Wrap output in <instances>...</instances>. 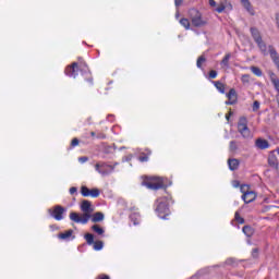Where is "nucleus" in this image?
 Instances as JSON below:
<instances>
[{
    "instance_id": "3",
    "label": "nucleus",
    "mask_w": 279,
    "mask_h": 279,
    "mask_svg": "<svg viewBox=\"0 0 279 279\" xmlns=\"http://www.w3.org/2000/svg\"><path fill=\"white\" fill-rule=\"evenodd\" d=\"M189 15L194 27H204V25L208 24V21L204 20L202 13L197 9H191Z\"/></svg>"
},
{
    "instance_id": "51",
    "label": "nucleus",
    "mask_w": 279,
    "mask_h": 279,
    "mask_svg": "<svg viewBox=\"0 0 279 279\" xmlns=\"http://www.w3.org/2000/svg\"><path fill=\"white\" fill-rule=\"evenodd\" d=\"M197 278H199V275H194L191 277V279H197Z\"/></svg>"
},
{
    "instance_id": "21",
    "label": "nucleus",
    "mask_w": 279,
    "mask_h": 279,
    "mask_svg": "<svg viewBox=\"0 0 279 279\" xmlns=\"http://www.w3.org/2000/svg\"><path fill=\"white\" fill-rule=\"evenodd\" d=\"M84 239L86 240L87 245H93V243H95V235L93 233H86Z\"/></svg>"
},
{
    "instance_id": "2",
    "label": "nucleus",
    "mask_w": 279,
    "mask_h": 279,
    "mask_svg": "<svg viewBox=\"0 0 279 279\" xmlns=\"http://www.w3.org/2000/svg\"><path fill=\"white\" fill-rule=\"evenodd\" d=\"M143 186H146V189H149L150 191H159V189H165V181L160 178L150 177L144 179L142 182Z\"/></svg>"
},
{
    "instance_id": "36",
    "label": "nucleus",
    "mask_w": 279,
    "mask_h": 279,
    "mask_svg": "<svg viewBox=\"0 0 279 279\" xmlns=\"http://www.w3.org/2000/svg\"><path fill=\"white\" fill-rule=\"evenodd\" d=\"M260 109V102L258 100H255L253 102V112H257V110Z\"/></svg>"
},
{
    "instance_id": "9",
    "label": "nucleus",
    "mask_w": 279,
    "mask_h": 279,
    "mask_svg": "<svg viewBox=\"0 0 279 279\" xmlns=\"http://www.w3.org/2000/svg\"><path fill=\"white\" fill-rule=\"evenodd\" d=\"M228 100L226 101L227 106H234V104H236V99H238V94H236V89L231 88L229 90V93L227 94Z\"/></svg>"
},
{
    "instance_id": "34",
    "label": "nucleus",
    "mask_w": 279,
    "mask_h": 279,
    "mask_svg": "<svg viewBox=\"0 0 279 279\" xmlns=\"http://www.w3.org/2000/svg\"><path fill=\"white\" fill-rule=\"evenodd\" d=\"M77 145H80V140H78L77 137H74V138L71 141L70 149H73V147H77Z\"/></svg>"
},
{
    "instance_id": "33",
    "label": "nucleus",
    "mask_w": 279,
    "mask_h": 279,
    "mask_svg": "<svg viewBox=\"0 0 279 279\" xmlns=\"http://www.w3.org/2000/svg\"><path fill=\"white\" fill-rule=\"evenodd\" d=\"M234 218H235V221H238V223H241V225L245 223V219L243 217H241L239 211L235 213Z\"/></svg>"
},
{
    "instance_id": "37",
    "label": "nucleus",
    "mask_w": 279,
    "mask_h": 279,
    "mask_svg": "<svg viewBox=\"0 0 279 279\" xmlns=\"http://www.w3.org/2000/svg\"><path fill=\"white\" fill-rule=\"evenodd\" d=\"M240 191L241 193H243V195H245V193L250 192V186L248 185H240Z\"/></svg>"
},
{
    "instance_id": "41",
    "label": "nucleus",
    "mask_w": 279,
    "mask_h": 279,
    "mask_svg": "<svg viewBox=\"0 0 279 279\" xmlns=\"http://www.w3.org/2000/svg\"><path fill=\"white\" fill-rule=\"evenodd\" d=\"M235 260L234 258L230 257L225 262V265H234Z\"/></svg>"
},
{
    "instance_id": "10",
    "label": "nucleus",
    "mask_w": 279,
    "mask_h": 279,
    "mask_svg": "<svg viewBox=\"0 0 279 279\" xmlns=\"http://www.w3.org/2000/svg\"><path fill=\"white\" fill-rule=\"evenodd\" d=\"M268 165L274 169H278V157L276 156V151H270L268 155Z\"/></svg>"
},
{
    "instance_id": "29",
    "label": "nucleus",
    "mask_w": 279,
    "mask_h": 279,
    "mask_svg": "<svg viewBox=\"0 0 279 279\" xmlns=\"http://www.w3.org/2000/svg\"><path fill=\"white\" fill-rule=\"evenodd\" d=\"M94 250L96 252H99L100 250H104V242L102 241H96L93 243Z\"/></svg>"
},
{
    "instance_id": "27",
    "label": "nucleus",
    "mask_w": 279,
    "mask_h": 279,
    "mask_svg": "<svg viewBox=\"0 0 279 279\" xmlns=\"http://www.w3.org/2000/svg\"><path fill=\"white\" fill-rule=\"evenodd\" d=\"M204 62H206V56L202 54L201 57L197 58V61H196L197 69H202V64H204Z\"/></svg>"
},
{
    "instance_id": "11",
    "label": "nucleus",
    "mask_w": 279,
    "mask_h": 279,
    "mask_svg": "<svg viewBox=\"0 0 279 279\" xmlns=\"http://www.w3.org/2000/svg\"><path fill=\"white\" fill-rule=\"evenodd\" d=\"M255 147H257V149H269V142L265 138L258 137L255 140Z\"/></svg>"
},
{
    "instance_id": "19",
    "label": "nucleus",
    "mask_w": 279,
    "mask_h": 279,
    "mask_svg": "<svg viewBox=\"0 0 279 279\" xmlns=\"http://www.w3.org/2000/svg\"><path fill=\"white\" fill-rule=\"evenodd\" d=\"M71 236H73V229L58 234V239H61L62 241H66V239H71Z\"/></svg>"
},
{
    "instance_id": "53",
    "label": "nucleus",
    "mask_w": 279,
    "mask_h": 279,
    "mask_svg": "<svg viewBox=\"0 0 279 279\" xmlns=\"http://www.w3.org/2000/svg\"><path fill=\"white\" fill-rule=\"evenodd\" d=\"M227 121H230V114L226 116Z\"/></svg>"
},
{
    "instance_id": "43",
    "label": "nucleus",
    "mask_w": 279,
    "mask_h": 279,
    "mask_svg": "<svg viewBox=\"0 0 279 279\" xmlns=\"http://www.w3.org/2000/svg\"><path fill=\"white\" fill-rule=\"evenodd\" d=\"M183 2L184 0H174L175 8H180V5H182Z\"/></svg>"
},
{
    "instance_id": "1",
    "label": "nucleus",
    "mask_w": 279,
    "mask_h": 279,
    "mask_svg": "<svg viewBox=\"0 0 279 279\" xmlns=\"http://www.w3.org/2000/svg\"><path fill=\"white\" fill-rule=\"evenodd\" d=\"M81 210L83 215L75 211L70 213V219L71 221H74V223H83V226H86L90 220L92 213L94 210L90 201L83 199L81 203Z\"/></svg>"
},
{
    "instance_id": "23",
    "label": "nucleus",
    "mask_w": 279,
    "mask_h": 279,
    "mask_svg": "<svg viewBox=\"0 0 279 279\" xmlns=\"http://www.w3.org/2000/svg\"><path fill=\"white\" fill-rule=\"evenodd\" d=\"M92 230L93 232H96V234H104L106 231L104 230V228H101L99 225H94L92 226Z\"/></svg>"
},
{
    "instance_id": "45",
    "label": "nucleus",
    "mask_w": 279,
    "mask_h": 279,
    "mask_svg": "<svg viewBox=\"0 0 279 279\" xmlns=\"http://www.w3.org/2000/svg\"><path fill=\"white\" fill-rule=\"evenodd\" d=\"M75 193H77V187L75 186L70 187V195H75Z\"/></svg>"
},
{
    "instance_id": "31",
    "label": "nucleus",
    "mask_w": 279,
    "mask_h": 279,
    "mask_svg": "<svg viewBox=\"0 0 279 279\" xmlns=\"http://www.w3.org/2000/svg\"><path fill=\"white\" fill-rule=\"evenodd\" d=\"M99 193H100L99 189H97V187L89 190L90 197H99Z\"/></svg>"
},
{
    "instance_id": "28",
    "label": "nucleus",
    "mask_w": 279,
    "mask_h": 279,
    "mask_svg": "<svg viewBox=\"0 0 279 279\" xmlns=\"http://www.w3.org/2000/svg\"><path fill=\"white\" fill-rule=\"evenodd\" d=\"M252 73L256 75L257 77H260L263 75V71L258 66H251Z\"/></svg>"
},
{
    "instance_id": "13",
    "label": "nucleus",
    "mask_w": 279,
    "mask_h": 279,
    "mask_svg": "<svg viewBox=\"0 0 279 279\" xmlns=\"http://www.w3.org/2000/svg\"><path fill=\"white\" fill-rule=\"evenodd\" d=\"M269 53L275 65L279 64L278 51H276V48L274 46H269Z\"/></svg>"
},
{
    "instance_id": "32",
    "label": "nucleus",
    "mask_w": 279,
    "mask_h": 279,
    "mask_svg": "<svg viewBox=\"0 0 279 279\" xmlns=\"http://www.w3.org/2000/svg\"><path fill=\"white\" fill-rule=\"evenodd\" d=\"M230 151H236L239 149V146L236 145V141H231L229 145Z\"/></svg>"
},
{
    "instance_id": "52",
    "label": "nucleus",
    "mask_w": 279,
    "mask_h": 279,
    "mask_svg": "<svg viewBox=\"0 0 279 279\" xmlns=\"http://www.w3.org/2000/svg\"><path fill=\"white\" fill-rule=\"evenodd\" d=\"M90 136H96L95 131H92V132H90Z\"/></svg>"
},
{
    "instance_id": "38",
    "label": "nucleus",
    "mask_w": 279,
    "mask_h": 279,
    "mask_svg": "<svg viewBox=\"0 0 279 279\" xmlns=\"http://www.w3.org/2000/svg\"><path fill=\"white\" fill-rule=\"evenodd\" d=\"M223 10H226V4L223 2H221L218 8H216V11L218 12V14H221V12H223Z\"/></svg>"
},
{
    "instance_id": "4",
    "label": "nucleus",
    "mask_w": 279,
    "mask_h": 279,
    "mask_svg": "<svg viewBox=\"0 0 279 279\" xmlns=\"http://www.w3.org/2000/svg\"><path fill=\"white\" fill-rule=\"evenodd\" d=\"M238 131L243 136V138H250L252 136V132L250 128H247V118L241 117L238 122Z\"/></svg>"
},
{
    "instance_id": "24",
    "label": "nucleus",
    "mask_w": 279,
    "mask_h": 279,
    "mask_svg": "<svg viewBox=\"0 0 279 279\" xmlns=\"http://www.w3.org/2000/svg\"><path fill=\"white\" fill-rule=\"evenodd\" d=\"M256 45L258 46V48L260 49V51L263 53L267 52V44H265V41H263V39H260L259 41H256Z\"/></svg>"
},
{
    "instance_id": "22",
    "label": "nucleus",
    "mask_w": 279,
    "mask_h": 279,
    "mask_svg": "<svg viewBox=\"0 0 279 279\" xmlns=\"http://www.w3.org/2000/svg\"><path fill=\"white\" fill-rule=\"evenodd\" d=\"M242 232L246 235V236H252V234H254V229H252L251 226H244L242 228Z\"/></svg>"
},
{
    "instance_id": "17",
    "label": "nucleus",
    "mask_w": 279,
    "mask_h": 279,
    "mask_svg": "<svg viewBox=\"0 0 279 279\" xmlns=\"http://www.w3.org/2000/svg\"><path fill=\"white\" fill-rule=\"evenodd\" d=\"M146 153H141L138 156L140 162H147L149 160V156H151V150L146 148Z\"/></svg>"
},
{
    "instance_id": "49",
    "label": "nucleus",
    "mask_w": 279,
    "mask_h": 279,
    "mask_svg": "<svg viewBox=\"0 0 279 279\" xmlns=\"http://www.w3.org/2000/svg\"><path fill=\"white\" fill-rule=\"evenodd\" d=\"M97 138L104 140V138H106V134H104V133H98V134H97Z\"/></svg>"
},
{
    "instance_id": "50",
    "label": "nucleus",
    "mask_w": 279,
    "mask_h": 279,
    "mask_svg": "<svg viewBox=\"0 0 279 279\" xmlns=\"http://www.w3.org/2000/svg\"><path fill=\"white\" fill-rule=\"evenodd\" d=\"M80 161H81V162H88V157H81V158H80Z\"/></svg>"
},
{
    "instance_id": "12",
    "label": "nucleus",
    "mask_w": 279,
    "mask_h": 279,
    "mask_svg": "<svg viewBox=\"0 0 279 279\" xmlns=\"http://www.w3.org/2000/svg\"><path fill=\"white\" fill-rule=\"evenodd\" d=\"M242 199L246 204H252V202H254V199H256V193L254 191H248L247 193H244L242 195Z\"/></svg>"
},
{
    "instance_id": "8",
    "label": "nucleus",
    "mask_w": 279,
    "mask_h": 279,
    "mask_svg": "<svg viewBox=\"0 0 279 279\" xmlns=\"http://www.w3.org/2000/svg\"><path fill=\"white\" fill-rule=\"evenodd\" d=\"M77 71H80V66L77 62H73L70 66L65 69V75L69 77H77Z\"/></svg>"
},
{
    "instance_id": "30",
    "label": "nucleus",
    "mask_w": 279,
    "mask_h": 279,
    "mask_svg": "<svg viewBox=\"0 0 279 279\" xmlns=\"http://www.w3.org/2000/svg\"><path fill=\"white\" fill-rule=\"evenodd\" d=\"M230 58H231V54H230V53H228V54L225 56V58L221 60L222 66H228V65H229V63H230Z\"/></svg>"
},
{
    "instance_id": "44",
    "label": "nucleus",
    "mask_w": 279,
    "mask_h": 279,
    "mask_svg": "<svg viewBox=\"0 0 279 279\" xmlns=\"http://www.w3.org/2000/svg\"><path fill=\"white\" fill-rule=\"evenodd\" d=\"M274 80H279V78L276 76V73L271 72L270 73V82H271V84H274Z\"/></svg>"
},
{
    "instance_id": "7",
    "label": "nucleus",
    "mask_w": 279,
    "mask_h": 279,
    "mask_svg": "<svg viewBox=\"0 0 279 279\" xmlns=\"http://www.w3.org/2000/svg\"><path fill=\"white\" fill-rule=\"evenodd\" d=\"M156 211L160 219H167V217H169V204H167V201L159 202Z\"/></svg>"
},
{
    "instance_id": "15",
    "label": "nucleus",
    "mask_w": 279,
    "mask_h": 279,
    "mask_svg": "<svg viewBox=\"0 0 279 279\" xmlns=\"http://www.w3.org/2000/svg\"><path fill=\"white\" fill-rule=\"evenodd\" d=\"M251 35L255 43H259V40H263L260 32L256 27H251Z\"/></svg>"
},
{
    "instance_id": "48",
    "label": "nucleus",
    "mask_w": 279,
    "mask_h": 279,
    "mask_svg": "<svg viewBox=\"0 0 279 279\" xmlns=\"http://www.w3.org/2000/svg\"><path fill=\"white\" fill-rule=\"evenodd\" d=\"M233 186L234 189H239V186H241V183L239 181H233Z\"/></svg>"
},
{
    "instance_id": "16",
    "label": "nucleus",
    "mask_w": 279,
    "mask_h": 279,
    "mask_svg": "<svg viewBox=\"0 0 279 279\" xmlns=\"http://www.w3.org/2000/svg\"><path fill=\"white\" fill-rule=\"evenodd\" d=\"M105 217L106 216L104 215V213L98 211V213L93 214V216L90 218H92L93 223H100V221H104Z\"/></svg>"
},
{
    "instance_id": "54",
    "label": "nucleus",
    "mask_w": 279,
    "mask_h": 279,
    "mask_svg": "<svg viewBox=\"0 0 279 279\" xmlns=\"http://www.w3.org/2000/svg\"><path fill=\"white\" fill-rule=\"evenodd\" d=\"M118 165H119V162H114V163H113V168H116Z\"/></svg>"
},
{
    "instance_id": "39",
    "label": "nucleus",
    "mask_w": 279,
    "mask_h": 279,
    "mask_svg": "<svg viewBox=\"0 0 279 279\" xmlns=\"http://www.w3.org/2000/svg\"><path fill=\"white\" fill-rule=\"evenodd\" d=\"M215 77H217V71L215 70L209 71V78L215 80Z\"/></svg>"
},
{
    "instance_id": "5",
    "label": "nucleus",
    "mask_w": 279,
    "mask_h": 279,
    "mask_svg": "<svg viewBox=\"0 0 279 279\" xmlns=\"http://www.w3.org/2000/svg\"><path fill=\"white\" fill-rule=\"evenodd\" d=\"M48 213L57 221H62V219H64V213H66V208H64L62 205H56L52 207V209H48Z\"/></svg>"
},
{
    "instance_id": "26",
    "label": "nucleus",
    "mask_w": 279,
    "mask_h": 279,
    "mask_svg": "<svg viewBox=\"0 0 279 279\" xmlns=\"http://www.w3.org/2000/svg\"><path fill=\"white\" fill-rule=\"evenodd\" d=\"M81 194L83 197H90V189H88L86 185H83L81 187Z\"/></svg>"
},
{
    "instance_id": "40",
    "label": "nucleus",
    "mask_w": 279,
    "mask_h": 279,
    "mask_svg": "<svg viewBox=\"0 0 279 279\" xmlns=\"http://www.w3.org/2000/svg\"><path fill=\"white\" fill-rule=\"evenodd\" d=\"M252 256L253 258H258V247L253 248Z\"/></svg>"
},
{
    "instance_id": "20",
    "label": "nucleus",
    "mask_w": 279,
    "mask_h": 279,
    "mask_svg": "<svg viewBox=\"0 0 279 279\" xmlns=\"http://www.w3.org/2000/svg\"><path fill=\"white\" fill-rule=\"evenodd\" d=\"M213 84L216 86L217 90L223 95L226 93V85L221 83L220 81H214Z\"/></svg>"
},
{
    "instance_id": "18",
    "label": "nucleus",
    "mask_w": 279,
    "mask_h": 279,
    "mask_svg": "<svg viewBox=\"0 0 279 279\" xmlns=\"http://www.w3.org/2000/svg\"><path fill=\"white\" fill-rule=\"evenodd\" d=\"M243 8H245V10L252 14V16H254V9L252 8V3L250 2V0H240Z\"/></svg>"
},
{
    "instance_id": "55",
    "label": "nucleus",
    "mask_w": 279,
    "mask_h": 279,
    "mask_svg": "<svg viewBox=\"0 0 279 279\" xmlns=\"http://www.w3.org/2000/svg\"><path fill=\"white\" fill-rule=\"evenodd\" d=\"M88 82H90V84H93V78H89Z\"/></svg>"
},
{
    "instance_id": "47",
    "label": "nucleus",
    "mask_w": 279,
    "mask_h": 279,
    "mask_svg": "<svg viewBox=\"0 0 279 279\" xmlns=\"http://www.w3.org/2000/svg\"><path fill=\"white\" fill-rule=\"evenodd\" d=\"M210 8H215L217 5V2L215 0H209Z\"/></svg>"
},
{
    "instance_id": "46",
    "label": "nucleus",
    "mask_w": 279,
    "mask_h": 279,
    "mask_svg": "<svg viewBox=\"0 0 279 279\" xmlns=\"http://www.w3.org/2000/svg\"><path fill=\"white\" fill-rule=\"evenodd\" d=\"M105 154H112V147L107 146V147L105 148Z\"/></svg>"
},
{
    "instance_id": "35",
    "label": "nucleus",
    "mask_w": 279,
    "mask_h": 279,
    "mask_svg": "<svg viewBox=\"0 0 279 279\" xmlns=\"http://www.w3.org/2000/svg\"><path fill=\"white\" fill-rule=\"evenodd\" d=\"M272 85L275 90L278 93L277 98H279V80H272Z\"/></svg>"
},
{
    "instance_id": "6",
    "label": "nucleus",
    "mask_w": 279,
    "mask_h": 279,
    "mask_svg": "<svg viewBox=\"0 0 279 279\" xmlns=\"http://www.w3.org/2000/svg\"><path fill=\"white\" fill-rule=\"evenodd\" d=\"M95 169L101 175H109V173H112V171H114V166L108 165L106 162H98L95 165Z\"/></svg>"
},
{
    "instance_id": "25",
    "label": "nucleus",
    "mask_w": 279,
    "mask_h": 279,
    "mask_svg": "<svg viewBox=\"0 0 279 279\" xmlns=\"http://www.w3.org/2000/svg\"><path fill=\"white\" fill-rule=\"evenodd\" d=\"M180 24L185 28V29H191V22L189 19L183 17L180 20Z\"/></svg>"
},
{
    "instance_id": "14",
    "label": "nucleus",
    "mask_w": 279,
    "mask_h": 279,
    "mask_svg": "<svg viewBox=\"0 0 279 279\" xmlns=\"http://www.w3.org/2000/svg\"><path fill=\"white\" fill-rule=\"evenodd\" d=\"M241 165V161L239 159L233 158V159H228V166L230 171H236L239 169V166Z\"/></svg>"
},
{
    "instance_id": "42",
    "label": "nucleus",
    "mask_w": 279,
    "mask_h": 279,
    "mask_svg": "<svg viewBox=\"0 0 279 279\" xmlns=\"http://www.w3.org/2000/svg\"><path fill=\"white\" fill-rule=\"evenodd\" d=\"M242 82L248 83L250 82V74H243L242 75Z\"/></svg>"
}]
</instances>
